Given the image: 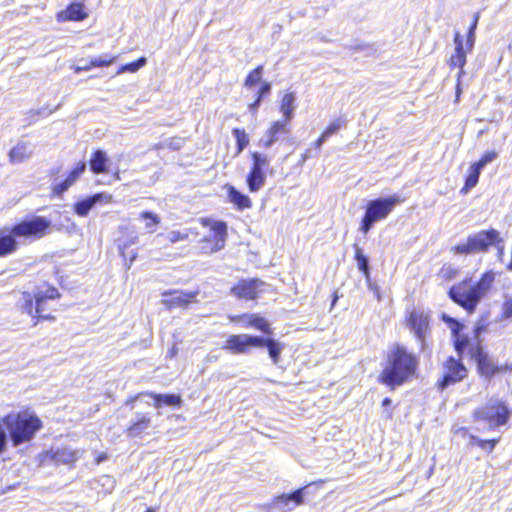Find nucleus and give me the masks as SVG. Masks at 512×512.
I'll return each mask as SVG.
<instances>
[{"label":"nucleus","mask_w":512,"mask_h":512,"mask_svg":"<svg viewBox=\"0 0 512 512\" xmlns=\"http://www.w3.org/2000/svg\"><path fill=\"white\" fill-rule=\"evenodd\" d=\"M296 96L294 92L286 93L281 100L280 111L283 114L284 121L289 122L294 117Z\"/></svg>","instance_id":"obj_28"},{"label":"nucleus","mask_w":512,"mask_h":512,"mask_svg":"<svg viewBox=\"0 0 512 512\" xmlns=\"http://www.w3.org/2000/svg\"><path fill=\"white\" fill-rule=\"evenodd\" d=\"M442 319L449 325L452 334H457L464 328V325L462 323L446 314H443Z\"/></svg>","instance_id":"obj_42"},{"label":"nucleus","mask_w":512,"mask_h":512,"mask_svg":"<svg viewBox=\"0 0 512 512\" xmlns=\"http://www.w3.org/2000/svg\"><path fill=\"white\" fill-rule=\"evenodd\" d=\"M511 412L506 402L499 397H491L482 406L477 407L473 413V421L482 424V429L495 430L506 425Z\"/></svg>","instance_id":"obj_6"},{"label":"nucleus","mask_w":512,"mask_h":512,"mask_svg":"<svg viewBox=\"0 0 512 512\" xmlns=\"http://www.w3.org/2000/svg\"><path fill=\"white\" fill-rule=\"evenodd\" d=\"M126 69H128V64H127V65H125V66H123L121 70H122V71H124V70H126Z\"/></svg>","instance_id":"obj_60"},{"label":"nucleus","mask_w":512,"mask_h":512,"mask_svg":"<svg viewBox=\"0 0 512 512\" xmlns=\"http://www.w3.org/2000/svg\"><path fill=\"white\" fill-rule=\"evenodd\" d=\"M454 341V348L457 351L458 355L461 357L464 351L467 348H471L470 346V338L467 335H464L459 331L457 334H452Z\"/></svg>","instance_id":"obj_33"},{"label":"nucleus","mask_w":512,"mask_h":512,"mask_svg":"<svg viewBox=\"0 0 512 512\" xmlns=\"http://www.w3.org/2000/svg\"><path fill=\"white\" fill-rule=\"evenodd\" d=\"M86 170V162L81 160L75 164V166L69 171L66 178L50 187L51 198H61L65 192H67L81 177Z\"/></svg>","instance_id":"obj_12"},{"label":"nucleus","mask_w":512,"mask_h":512,"mask_svg":"<svg viewBox=\"0 0 512 512\" xmlns=\"http://www.w3.org/2000/svg\"><path fill=\"white\" fill-rule=\"evenodd\" d=\"M49 458L57 465H70L77 460V455L71 449L57 448L49 452Z\"/></svg>","instance_id":"obj_26"},{"label":"nucleus","mask_w":512,"mask_h":512,"mask_svg":"<svg viewBox=\"0 0 512 512\" xmlns=\"http://www.w3.org/2000/svg\"><path fill=\"white\" fill-rule=\"evenodd\" d=\"M182 144H183L182 138H174L170 141L169 146L175 150H178L181 148Z\"/></svg>","instance_id":"obj_50"},{"label":"nucleus","mask_w":512,"mask_h":512,"mask_svg":"<svg viewBox=\"0 0 512 512\" xmlns=\"http://www.w3.org/2000/svg\"><path fill=\"white\" fill-rule=\"evenodd\" d=\"M484 331H486V325H484V324H478V325H476V326H475V328H474V336H475V338H476V339H478V338L480 337V335H481ZM478 342L480 343V341H479V340H477V343H478Z\"/></svg>","instance_id":"obj_49"},{"label":"nucleus","mask_w":512,"mask_h":512,"mask_svg":"<svg viewBox=\"0 0 512 512\" xmlns=\"http://www.w3.org/2000/svg\"><path fill=\"white\" fill-rule=\"evenodd\" d=\"M502 243L500 233L495 229L482 230L467 237L466 242L459 243L454 247L457 254H475L486 252L491 246Z\"/></svg>","instance_id":"obj_8"},{"label":"nucleus","mask_w":512,"mask_h":512,"mask_svg":"<svg viewBox=\"0 0 512 512\" xmlns=\"http://www.w3.org/2000/svg\"><path fill=\"white\" fill-rule=\"evenodd\" d=\"M495 281V273L485 272L479 281L471 285V279H465L453 285L448 295L450 299L468 313L475 311L477 305L491 289Z\"/></svg>","instance_id":"obj_5"},{"label":"nucleus","mask_w":512,"mask_h":512,"mask_svg":"<svg viewBox=\"0 0 512 512\" xmlns=\"http://www.w3.org/2000/svg\"><path fill=\"white\" fill-rule=\"evenodd\" d=\"M408 323L416 338L423 342L429 324L428 315L423 311L413 310L409 316Z\"/></svg>","instance_id":"obj_19"},{"label":"nucleus","mask_w":512,"mask_h":512,"mask_svg":"<svg viewBox=\"0 0 512 512\" xmlns=\"http://www.w3.org/2000/svg\"><path fill=\"white\" fill-rule=\"evenodd\" d=\"M212 236L205 238L206 243L213 242V246L209 248L210 252H217L224 248L227 238V225L225 222L217 221L211 227Z\"/></svg>","instance_id":"obj_18"},{"label":"nucleus","mask_w":512,"mask_h":512,"mask_svg":"<svg viewBox=\"0 0 512 512\" xmlns=\"http://www.w3.org/2000/svg\"><path fill=\"white\" fill-rule=\"evenodd\" d=\"M116 60L115 56H109V55H102L98 57L92 58L90 61L85 62L82 65H76L73 67V70L76 73L84 72V71H90L93 68L98 67H108L111 64H113Z\"/></svg>","instance_id":"obj_24"},{"label":"nucleus","mask_w":512,"mask_h":512,"mask_svg":"<svg viewBox=\"0 0 512 512\" xmlns=\"http://www.w3.org/2000/svg\"><path fill=\"white\" fill-rule=\"evenodd\" d=\"M269 129L270 134L273 136L275 142L279 141L281 138L289 135L290 133L289 122L284 120L275 121Z\"/></svg>","instance_id":"obj_29"},{"label":"nucleus","mask_w":512,"mask_h":512,"mask_svg":"<svg viewBox=\"0 0 512 512\" xmlns=\"http://www.w3.org/2000/svg\"><path fill=\"white\" fill-rule=\"evenodd\" d=\"M198 291L184 292V291H169L164 292L163 303L168 308L185 307L198 295Z\"/></svg>","instance_id":"obj_17"},{"label":"nucleus","mask_w":512,"mask_h":512,"mask_svg":"<svg viewBox=\"0 0 512 512\" xmlns=\"http://www.w3.org/2000/svg\"><path fill=\"white\" fill-rule=\"evenodd\" d=\"M248 325L252 326L264 333L270 332V326L269 323L262 317L258 315H250L248 320Z\"/></svg>","instance_id":"obj_37"},{"label":"nucleus","mask_w":512,"mask_h":512,"mask_svg":"<svg viewBox=\"0 0 512 512\" xmlns=\"http://www.w3.org/2000/svg\"><path fill=\"white\" fill-rule=\"evenodd\" d=\"M362 273H363V275H364V277L366 279V282H367V285H368V289H372L373 283L371 282L370 269L362 271Z\"/></svg>","instance_id":"obj_52"},{"label":"nucleus","mask_w":512,"mask_h":512,"mask_svg":"<svg viewBox=\"0 0 512 512\" xmlns=\"http://www.w3.org/2000/svg\"><path fill=\"white\" fill-rule=\"evenodd\" d=\"M109 159L107 154L102 150H95L92 152L89 159V168L95 175L104 174L108 172Z\"/></svg>","instance_id":"obj_22"},{"label":"nucleus","mask_w":512,"mask_h":512,"mask_svg":"<svg viewBox=\"0 0 512 512\" xmlns=\"http://www.w3.org/2000/svg\"><path fill=\"white\" fill-rule=\"evenodd\" d=\"M362 273H363V275H364V277L366 279V282H367V285H368V289H372L373 283L371 282L370 269L362 271Z\"/></svg>","instance_id":"obj_53"},{"label":"nucleus","mask_w":512,"mask_h":512,"mask_svg":"<svg viewBox=\"0 0 512 512\" xmlns=\"http://www.w3.org/2000/svg\"><path fill=\"white\" fill-rule=\"evenodd\" d=\"M32 156V150L26 142H18L8 153V160L11 164H19L27 161Z\"/></svg>","instance_id":"obj_23"},{"label":"nucleus","mask_w":512,"mask_h":512,"mask_svg":"<svg viewBox=\"0 0 512 512\" xmlns=\"http://www.w3.org/2000/svg\"><path fill=\"white\" fill-rule=\"evenodd\" d=\"M303 490L298 489L291 494H282L275 498L273 506L280 511H290L294 507L302 504Z\"/></svg>","instance_id":"obj_20"},{"label":"nucleus","mask_w":512,"mask_h":512,"mask_svg":"<svg viewBox=\"0 0 512 512\" xmlns=\"http://www.w3.org/2000/svg\"><path fill=\"white\" fill-rule=\"evenodd\" d=\"M261 101H262V99L257 97L256 100L252 104L249 105L250 110L251 111L257 110L261 104Z\"/></svg>","instance_id":"obj_54"},{"label":"nucleus","mask_w":512,"mask_h":512,"mask_svg":"<svg viewBox=\"0 0 512 512\" xmlns=\"http://www.w3.org/2000/svg\"><path fill=\"white\" fill-rule=\"evenodd\" d=\"M455 53L450 58V65L461 69L459 75L462 73V68L466 64V53L463 47V38L459 32H456L454 37Z\"/></svg>","instance_id":"obj_25"},{"label":"nucleus","mask_w":512,"mask_h":512,"mask_svg":"<svg viewBox=\"0 0 512 512\" xmlns=\"http://www.w3.org/2000/svg\"><path fill=\"white\" fill-rule=\"evenodd\" d=\"M61 293L54 285L43 282L35 287L33 291H22L17 302L18 310L27 314L33 326L42 322H54L56 316L50 307L52 301L59 300Z\"/></svg>","instance_id":"obj_2"},{"label":"nucleus","mask_w":512,"mask_h":512,"mask_svg":"<svg viewBox=\"0 0 512 512\" xmlns=\"http://www.w3.org/2000/svg\"><path fill=\"white\" fill-rule=\"evenodd\" d=\"M251 157L252 167L247 175L246 183L249 188V191L254 193L258 192L265 185V170L270 165V159L268 158L267 155L259 152H252Z\"/></svg>","instance_id":"obj_9"},{"label":"nucleus","mask_w":512,"mask_h":512,"mask_svg":"<svg viewBox=\"0 0 512 512\" xmlns=\"http://www.w3.org/2000/svg\"><path fill=\"white\" fill-rule=\"evenodd\" d=\"M145 512H154L152 509H147Z\"/></svg>","instance_id":"obj_63"},{"label":"nucleus","mask_w":512,"mask_h":512,"mask_svg":"<svg viewBox=\"0 0 512 512\" xmlns=\"http://www.w3.org/2000/svg\"><path fill=\"white\" fill-rule=\"evenodd\" d=\"M354 249H355V260L357 262L358 269L361 272L365 271V270H369L370 267H369L368 257L363 254L362 249L357 244L354 245Z\"/></svg>","instance_id":"obj_40"},{"label":"nucleus","mask_w":512,"mask_h":512,"mask_svg":"<svg viewBox=\"0 0 512 512\" xmlns=\"http://www.w3.org/2000/svg\"><path fill=\"white\" fill-rule=\"evenodd\" d=\"M166 240H168L170 243H176L178 241H182L187 239L188 234L182 233L180 231H170L166 234Z\"/></svg>","instance_id":"obj_44"},{"label":"nucleus","mask_w":512,"mask_h":512,"mask_svg":"<svg viewBox=\"0 0 512 512\" xmlns=\"http://www.w3.org/2000/svg\"><path fill=\"white\" fill-rule=\"evenodd\" d=\"M479 17H480L479 12L474 13L472 24H471V26H470V28L468 30V33H467L466 46H467L468 50H472V48L474 46L475 30H476L477 25H478Z\"/></svg>","instance_id":"obj_39"},{"label":"nucleus","mask_w":512,"mask_h":512,"mask_svg":"<svg viewBox=\"0 0 512 512\" xmlns=\"http://www.w3.org/2000/svg\"><path fill=\"white\" fill-rule=\"evenodd\" d=\"M391 403H392V400L390 398H384L382 401V406L388 407L391 405Z\"/></svg>","instance_id":"obj_56"},{"label":"nucleus","mask_w":512,"mask_h":512,"mask_svg":"<svg viewBox=\"0 0 512 512\" xmlns=\"http://www.w3.org/2000/svg\"><path fill=\"white\" fill-rule=\"evenodd\" d=\"M497 156L498 154L495 151H490L485 153L479 161L473 164L482 170L488 163L494 161L497 158Z\"/></svg>","instance_id":"obj_43"},{"label":"nucleus","mask_w":512,"mask_h":512,"mask_svg":"<svg viewBox=\"0 0 512 512\" xmlns=\"http://www.w3.org/2000/svg\"><path fill=\"white\" fill-rule=\"evenodd\" d=\"M150 419L146 416H139L137 419L130 425V437L136 436L140 434L144 429L149 426Z\"/></svg>","instance_id":"obj_35"},{"label":"nucleus","mask_w":512,"mask_h":512,"mask_svg":"<svg viewBox=\"0 0 512 512\" xmlns=\"http://www.w3.org/2000/svg\"><path fill=\"white\" fill-rule=\"evenodd\" d=\"M500 438L490 439V440H483L480 439L477 436H471V441L475 443L477 446H479L481 449L492 452L497 443L499 442Z\"/></svg>","instance_id":"obj_38"},{"label":"nucleus","mask_w":512,"mask_h":512,"mask_svg":"<svg viewBox=\"0 0 512 512\" xmlns=\"http://www.w3.org/2000/svg\"><path fill=\"white\" fill-rule=\"evenodd\" d=\"M124 250H125V247L119 246V251L122 254V256H124Z\"/></svg>","instance_id":"obj_59"},{"label":"nucleus","mask_w":512,"mask_h":512,"mask_svg":"<svg viewBox=\"0 0 512 512\" xmlns=\"http://www.w3.org/2000/svg\"><path fill=\"white\" fill-rule=\"evenodd\" d=\"M275 142L273 136L270 134V129L266 131V133L262 136V138L259 141L260 146L268 149L270 148Z\"/></svg>","instance_id":"obj_45"},{"label":"nucleus","mask_w":512,"mask_h":512,"mask_svg":"<svg viewBox=\"0 0 512 512\" xmlns=\"http://www.w3.org/2000/svg\"><path fill=\"white\" fill-rule=\"evenodd\" d=\"M227 192L229 201L233 203L237 209L244 210L252 207L251 199L247 195L238 191L234 186L229 185Z\"/></svg>","instance_id":"obj_27"},{"label":"nucleus","mask_w":512,"mask_h":512,"mask_svg":"<svg viewBox=\"0 0 512 512\" xmlns=\"http://www.w3.org/2000/svg\"><path fill=\"white\" fill-rule=\"evenodd\" d=\"M2 422L14 447L31 442L44 427L42 419L28 408L6 414Z\"/></svg>","instance_id":"obj_4"},{"label":"nucleus","mask_w":512,"mask_h":512,"mask_svg":"<svg viewBox=\"0 0 512 512\" xmlns=\"http://www.w3.org/2000/svg\"><path fill=\"white\" fill-rule=\"evenodd\" d=\"M403 201L404 199L398 194L368 201L360 230L363 233H368L375 223L387 218L393 209Z\"/></svg>","instance_id":"obj_7"},{"label":"nucleus","mask_w":512,"mask_h":512,"mask_svg":"<svg viewBox=\"0 0 512 512\" xmlns=\"http://www.w3.org/2000/svg\"><path fill=\"white\" fill-rule=\"evenodd\" d=\"M144 397H149V398L153 399L156 407H160L162 405L180 406V404L182 402L181 397L176 394H155V395L142 394V395L136 396L133 399H130L131 408L133 409L135 407V404Z\"/></svg>","instance_id":"obj_21"},{"label":"nucleus","mask_w":512,"mask_h":512,"mask_svg":"<svg viewBox=\"0 0 512 512\" xmlns=\"http://www.w3.org/2000/svg\"><path fill=\"white\" fill-rule=\"evenodd\" d=\"M232 134L236 139L237 154L241 153L249 144V138L244 129L234 128Z\"/></svg>","instance_id":"obj_34"},{"label":"nucleus","mask_w":512,"mask_h":512,"mask_svg":"<svg viewBox=\"0 0 512 512\" xmlns=\"http://www.w3.org/2000/svg\"><path fill=\"white\" fill-rule=\"evenodd\" d=\"M88 15L89 13L84 1H74L69 3L65 9L56 13V20L58 23L81 22L85 20Z\"/></svg>","instance_id":"obj_14"},{"label":"nucleus","mask_w":512,"mask_h":512,"mask_svg":"<svg viewBox=\"0 0 512 512\" xmlns=\"http://www.w3.org/2000/svg\"><path fill=\"white\" fill-rule=\"evenodd\" d=\"M470 354L477 363V368L481 375L490 378L499 372V368L483 350L479 342L475 346L472 345L470 348Z\"/></svg>","instance_id":"obj_13"},{"label":"nucleus","mask_w":512,"mask_h":512,"mask_svg":"<svg viewBox=\"0 0 512 512\" xmlns=\"http://www.w3.org/2000/svg\"><path fill=\"white\" fill-rule=\"evenodd\" d=\"M264 282L259 279L241 280L232 287L231 293L238 298L251 300L257 297Z\"/></svg>","instance_id":"obj_16"},{"label":"nucleus","mask_w":512,"mask_h":512,"mask_svg":"<svg viewBox=\"0 0 512 512\" xmlns=\"http://www.w3.org/2000/svg\"><path fill=\"white\" fill-rule=\"evenodd\" d=\"M496 247L498 248L499 254L502 255L504 247L503 246H499V244Z\"/></svg>","instance_id":"obj_57"},{"label":"nucleus","mask_w":512,"mask_h":512,"mask_svg":"<svg viewBox=\"0 0 512 512\" xmlns=\"http://www.w3.org/2000/svg\"><path fill=\"white\" fill-rule=\"evenodd\" d=\"M345 123H346V119H344L343 117H339V118L335 119L324 130L325 136L330 137V136L336 134L343 127V125Z\"/></svg>","instance_id":"obj_41"},{"label":"nucleus","mask_w":512,"mask_h":512,"mask_svg":"<svg viewBox=\"0 0 512 512\" xmlns=\"http://www.w3.org/2000/svg\"><path fill=\"white\" fill-rule=\"evenodd\" d=\"M444 369L443 377L438 382V387L441 390L446 389L452 384L460 382L467 375L465 366L460 360H457L454 357H449L447 359Z\"/></svg>","instance_id":"obj_11"},{"label":"nucleus","mask_w":512,"mask_h":512,"mask_svg":"<svg viewBox=\"0 0 512 512\" xmlns=\"http://www.w3.org/2000/svg\"><path fill=\"white\" fill-rule=\"evenodd\" d=\"M337 299H338V296L335 294L334 299L332 301V307L336 304Z\"/></svg>","instance_id":"obj_58"},{"label":"nucleus","mask_w":512,"mask_h":512,"mask_svg":"<svg viewBox=\"0 0 512 512\" xmlns=\"http://www.w3.org/2000/svg\"><path fill=\"white\" fill-rule=\"evenodd\" d=\"M270 92H271V84L268 82H264L257 93V97H259L260 99H263V97L269 95Z\"/></svg>","instance_id":"obj_48"},{"label":"nucleus","mask_w":512,"mask_h":512,"mask_svg":"<svg viewBox=\"0 0 512 512\" xmlns=\"http://www.w3.org/2000/svg\"><path fill=\"white\" fill-rule=\"evenodd\" d=\"M417 366L418 360L412 353L404 346L394 345L387 352L386 366L379 376V381L394 389L412 377Z\"/></svg>","instance_id":"obj_3"},{"label":"nucleus","mask_w":512,"mask_h":512,"mask_svg":"<svg viewBox=\"0 0 512 512\" xmlns=\"http://www.w3.org/2000/svg\"><path fill=\"white\" fill-rule=\"evenodd\" d=\"M52 222L44 216H30L11 226L0 228V258L14 254L19 249L18 239L38 240L51 231Z\"/></svg>","instance_id":"obj_1"},{"label":"nucleus","mask_w":512,"mask_h":512,"mask_svg":"<svg viewBox=\"0 0 512 512\" xmlns=\"http://www.w3.org/2000/svg\"><path fill=\"white\" fill-rule=\"evenodd\" d=\"M327 138L328 136H325V133L323 132L322 135L314 142L315 149L320 150Z\"/></svg>","instance_id":"obj_51"},{"label":"nucleus","mask_w":512,"mask_h":512,"mask_svg":"<svg viewBox=\"0 0 512 512\" xmlns=\"http://www.w3.org/2000/svg\"><path fill=\"white\" fill-rule=\"evenodd\" d=\"M307 158H308V155H307V154H304V155H303V161H305Z\"/></svg>","instance_id":"obj_61"},{"label":"nucleus","mask_w":512,"mask_h":512,"mask_svg":"<svg viewBox=\"0 0 512 512\" xmlns=\"http://www.w3.org/2000/svg\"><path fill=\"white\" fill-rule=\"evenodd\" d=\"M111 199V195L105 192L95 193L87 198L75 202L73 204V212L79 217H86L97 203H109L111 202Z\"/></svg>","instance_id":"obj_15"},{"label":"nucleus","mask_w":512,"mask_h":512,"mask_svg":"<svg viewBox=\"0 0 512 512\" xmlns=\"http://www.w3.org/2000/svg\"><path fill=\"white\" fill-rule=\"evenodd\" d=\"M263 347L268 348L269 356L276 364L279 361L280 354L282 352V346L280 345V343L272 338H264Z\"/></svg>","instance_id":"obj_32"},{"label":"nucleus","mask_w":512,"mask_h":512,"mask_svg":"<svg viewBox=\"0 0 512 512\" xmlns=\"http://www.w3.org/2000/svg\"><path fill=\"white\" fill-rule=\"evenodd\" d=\"M147 63L146 57H140L135 61L130 62V73L137 72L140 68L145 66Z\"/></svg>","instance_id":"obj_46"},{"label":"nucleus","mask_w":512,"mask_h":512,"mask_svg":"<svg viewBox=\"0 0 512 512\" xmlns=\"http://www.w3.org/2000/svg\"><path fill=\"white\" fill-rule=\"evenodd\" d=\"M133 260H134V257H130V259H129L130 264L132 263Z\"/></svg>","instance_id":"obj_62"},{"label":"nucleus","mask_w":512,"mask_h":512,"mask_svg":"<svg viewBox=\"0 0 512 512\" xmlns=\"http://www.w3.org/2000/svg\"><path fill=\"white\" fill-rule=\"evenodd\" d=\"M503 317L511 318L512 317V298L507 299L503 303Z\"/></svg>","instance_id":"obj_47"},{"label":"nucleus","mask_w":512,"mask_h":512,"mask_svg":"<svg viewBox=\"0 0 512 512\" xmlns=\"http://www.w3.org/2000/svg\"><path fill=\"white\" fill-rule=\"evenodd\" d=\"M139 220L145 223V229L147 233H153L156 226L160 223V217L152 212H142Z\"/></svg>","instance_id":"obj_31"},{"label":"nucleus","mask_w":512,"mask_h":512,"mask_svg":"<svg viewBox=\"0 0 512 512\" xmlns=\"http://www.w3.org/2000/svg\"><path fill=\"white\" fill-rule=\"evenodd\" d=\"M371 291H373L378 299V301H380V292H379V288L376 284L373 283V287L372 289H370Z\"/></svg>","instance_id":"obj_55"},{"label":"nucleus","mask_w":512,"mask_h":512,"mask_svg":"<svg viewBox=\"0 0 512 512\" xmlns=\"http://www.w3.org/2000/svg\"><path fill=\"white\" fill-rule=\"evenodd\" d=\"M264 67L262 65L257 66L252 70L245 79L244 86L247 88L254 87L261 81Z\"/></svg>","instance_id":"obj_36"},{"label":"nucleus","mask_w":512,"mask_h":512,"mask_svg":"<svg viewBox=\"0 0 512 512\" xmlns=\"http://www.w3.org/2000/svg\"><path fill=\"white\" fill-rule=\"evenodd\" d=\"M481 169L477 167L476 165L472 164L469 169V174L466 178L465 185L461 189V192L467 193L469 190L474 188L480 177Z\"/></svg>","instance_id":"obj_30"},{"label":"nucleus","mask_w":512,"mask_h":512,"mask_svg":"<svg viewBox=\"0 0 512 512\" xmlns=\"http://www.w3.org/2000/svg\"><path fill=\"white\" fill-rule=\"evenodd\" d=\"M263 344L264 337L262 336L249 334L231 335L226 340L224 349L234 354H244L247 353L251 347H263Z\"/></svg>","instance_id":"obj_10"}]
</instances>
